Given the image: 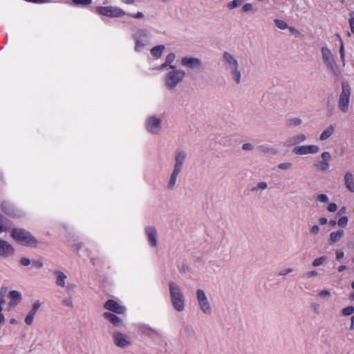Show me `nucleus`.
<instances>
[{
	"label": "nucleus",
	"instance_id": "1",
	"mask_svg": "<svg viewBox=\"0 0 354 354\" xmlns=\"http://www.w3.org/2000/svg\"><path fill=\"white\" fill-rule=\"evenodd\" d=\"M22 300V295L18 290L8 291L6 286L0 288V310L12 309L17 306Z\"/></svg>",
	"mask_w": 354,
	"mask_h": 354
},
{
	"label": "nucleus",
	"instance_id": "2",
	"mask_svg": "<svg viewBox=\"0 0 354 354\" xmlns=\"http://www.w3.org/2000/svg\"><path fill=\"white\" fill-rule=\"evenodd\" d=\"M10 232V237L17 243L30 248H35L38 244L37 240L32 234L24 228L12 227Z\"/></svg>",
	"mask_w": 354,
	"mask_h": 354
},
{
	"label": "nucleus",
	"instance_id": "3",
	"mask_svg": "<svg viewBox=\"0 0 354 354\" xmlns=\"http://www.w3.org/2000/svg\"><path fill=\"white\" fill-rule=\"evenodd\" d=\"M185 76L186 73L184 70L176 66H171L169 69H167V73L164 76L165 87L169 90L174 89L183 81Z\"/></svg>",
	"mask_w": 354,
	"mask_h": 354
},
{
	"label": "nucleus",
	"instance_id": "4",
	"mask_svg": "<svg viewBox=\"0 0 354 354\" xmlns=\"http://www.w3.org/2000/svg\"><path fill=\"white\" fill-rule=\"evenodd\" d=\"M169 291L174 308L176 310H183L185 308V297L180 285L174 281H170Z\"/></svg>",
	"mask_w": 354,
	"mask_h": 354
},
{
	"label": "nucleus",
	"instance_id": "5",
	"mask_svg": "<svg viewBox=\"0 0 354 354\" xmlns=\"http://www.w3.org/2000/svg\"><path fill=\"white\" fill-rule=\"evenodd\" d=\"M151 32L145 28L137 30L133 35L132 39L134 41V50L136 53H142L149 44L151 40Z\"/></svg>",
	"mask_w": 354,
	"mask_h": 354
},
{
	"label": "nucleus",
	"instance_id": "6",
	"mask_svg": "<svg viewBox=\"0 0 354 354\" xmlns=\"http://www.w3.org/2000/svg\"><path fill=\"white\" fill-rule=\"evenodd\" d=\"M96 13L109 18H122L127 15L124 9L115 5L98 6L96 8Z\"/></svg>",
	"mask_w": 354,
	"mask_h": 354
},
{
	"label": "nucleus",
	"instance_id": "7",
	"mask_svg": "<svg viewBox=\"0 0 354 354\" xmlns=\"http://www.w3.org/2000/svg\"><path fill=\"white\" fill-rule=\"evenodd\" d=\"M321 53L323 62L327 69L332 71L334 74H337L339 67L331 50L326 46H324L321 48Z\"/></svg>",
	"mask_w": 354,
	"mask_h": 354
},
{
	"label": "nucleus",
	"instance_id": "8",
	"mask_svg": "<svg viewBox=\"0 0 354 354\" xmlns=\"http://www.w3.org/2000/svg\"><path fill=\"white\" fill-rule=\"evenodd\" d=\"M162 117L151 115L147 118L145 123L146 130L153 135H158L162 131Z\"/></svg>",
	"mask_w": 354,
	"mask_h": 354
},
{
	"label": "nucleus",
	"instance_id": "9",
	"mask_svg": "<svg viewBox=\"0 0 354 354\" xmlns=\"http://www.w3.org/2000/svg\"><path fill=\"white\" fill-rule=\"evenodd\" d=\"M351 88L346 83L342 84V92L338 100V108L341 112L346 113L349 110Z\"/></svg>",
	"mask_w": 354,
	"mask_h": 354
},
{
	"label": "nucleus",
	"instance_id": "10",
	"mask_svg": "<svg viewBox=\"0 0 354 354\" xmlns=\"http://www.w3.org/2000/svg\"><path fill=\"white\" fill-rule=\"evenodd\" d=\"M181 66L190 71L200 70L203 68V62L201 58L187 55L181 57L180 60Z\"/></svg>",
	"mask_w": 354,
	"mask_h": 354
},
{
	"label": "nucleus",
	"instance_id": "11",
	"mask_svg": "<svg viewBox=\"0 0 354 354\" xmlns=\"http://www.w3.org/2000/svg\"><path fill=\"white\" fill-rule=\"evenodd\" d=\"M320 151L317 145H298L294 147L292 152L299 156L315 155Z\"/></svg>",
	"mask_w": 354,
	"mask_h": 354
},
{
	"label": "nucleus",
	"instance_id": "12",
	"mask_svg": "<svg viewBox=\"0 0 354 354\" xmlns=\"http://www.w3.org/2000/svg\"><path fill=\"white\" fill-rule=\"evenodd\" d=\"M15 254L14 245L8 241L0 238V257L2 259H8L13 257Z\"/></svg>",
	"mask_w": 354,
	"mask_h": 354
},
{
	"label": "nucleus",
	"instance_id": "13",
	"mask_svg": "<svg viewBox=\"0 0 354 354\" xmlns=\"http://www.w3.org/2000/svg\"><path fill=\"white\" fill-rule=\"evenodd\" d=\"M145 232L150 247L156 248L158 245L157 229L154 226L149 225L145 227Z\"/></svg>",
	"mask_w": 354,
	"mask_h": 354
},
{
	"label": "nucleus",
	"instance_id": "14",
	"mask_svg": "<svg viewBox=\"0 0 354 354\" xmlns=\"http://www.w3.org/2000/svg\"><path fill=\"white\" fill-rule=\"evenodd\" d=\"M331 154L328 151H324L321 154V160L315 164V167L322 171H326L330 168V162L331 160Z\"/></svg>",
	"mask_w": 354,
	"mask_h": 354
},
{
	"label": "nucleus",
	"instance_id": "15",
	"mask_svg": "<svg viewBox=\"0 0 354 354\" xmlns=\"http://www.w3.org/2000/svg\"><path fill=\"white\" fill-rule=\"evenodd\" d=\"M53 274L55 278V284L60 288H67L68 290L73 289L75 286L73 284L66 285L67 275L61 270H55Z\"/></svg>",
	"mask_w": 354,
	"mask_h": 354
},
{
	"label": "nucleus",
	"instance_id": "16",
	"mask_svg": "<svg viewBox=\"0 0 354 354\" xmlns=\"http://www.w3.org/2000/svg\"><path fill=\"white\" fill-rule=\"evenodd\" d=\"M196 297L198 306L201 310H209L211 308L210 304L205 291L198 288L196 291Z\"/></svg>",
	"mask_w": 354,
	"mask_h": 354
},
{
	"label": "nucleus",
	"instance_id": "17",
	"mask_svg": "<svg viewBox=\"0 0 354 354\" xmlns=\"http://www.w3.org/2000/svg\"><path fill=\"white\" fill-rule=\"evenodd\" d=\"M114 344L120 348H125L131 344L129 338L122 333H114L113 334Z\"/></svg>",
	"mask_w": 354,
	"mask_h": 354
},
{
	"label": "nucleus",
	"instance_id": "18",
	"mask_svg": "<svg viewBox=\"0 0 354 354\" xmlns=\"http://www.w3.org/2000/svg\"><path fill=\"white\" fill-rule=\"evenodd\" d=\"M187 158V152L183 149H177L175 152L174 167L183 170Z\"/></svg>",
	"mask_w": 354,
	"mask_h": 354
},
{
	"label": "nucleus",
	"instance_id": "19",
	"mask_svg": "<svg viewBox=\"0 0 354 354\" xmlns=\"http://www.w3.org/2000/svg\"><path fill=\"white\" fill-rule=\"evenodd\" d=\"M176 58V53L174 52H170L165 57V59L163 64L161 65L154 68L153 69L162 71L165 69H169L171 66H176L173 64Z\"/></svg>",
	"mask_w": 354,
	"mask_h": 354
},
{
	"label": "nucleus",
	"instance_id": "20",
	"mask_svg": "<svg viewBox=\"0 0 354 354\" xmlns=\"http://www.w3.org/2000/svg\"><path fill=\"white\" fill-rule=\"evenodd\" d=\"M182 170L179 169L178 168L174 167L172 169V171L169 176L168 184H167V189L169 190H173L177 183L178 178L181 173Z\"/></svg>",
	"mask_w": 354,
	"mask_h": 354
},
{
	"label": "nucleus",
	"instance_id": "21",
	"mask_svg": "<svg viewBox=\"0 0 354 354\" xmlns=\"http://www.w3.org/2000/svg\"><path fill=\"white\" fill-rule=\"evenodd\" d=\"M344 183L347 190L354 193V174L351 171L345 172L344 176Z\"/></svg>",
	"mask_w": 354,
	"mask_h": 354
},
{
	"label": "nucleus",
	"instance_id": "22",
	"mask_svg": "<svg viewBox=\"0 0 354 354\" xmlns=\"http://www.w3.org/2000/svg\"><path fill=\"white\" fill-rule=\"evenodd\" d=\"M307 140V136L304 133H299L290 138L287 141L288 146H298L299 144L305 142Z\"/></svg>",
	"mask_w": 354,
	"mask_h": 354
},
{
	"label": "nucleus",
	"instance_id": "23",
	"mask_svg": "<svg viewBox=\"0 0 354 354\" xmlns=\"http://www.w3.org/2000/svg\"><path fill=\"white\" fill-rule=\"evenodd\" d=\"M232 79L236 83L240 84L241 82V72L239 66V64L235 66H232L227 69Z\"/></svg>",
	"mask_w": 354,
	"mask_h": 354
},
{
	"label": "nucleus",
	"instance_id": "24",
	"mask_svg": "<svg viewBox=\"0 0 354 354\" xmlns=\"http://www.w3.org/2000/svg\"><path fill=\"white\" fill-rule=\"evenodd\" d=\"M223 62L227 69L232 66H235L239 64L238 60L234 57V56L228 52H225L223 54Z\"/></svg>",
	"mask_w": 354,
	"mask_h": 354
},
{
	"label": "nucleus",
	"instance_id": "25",
	"mask_svg": "<svg viewBox=\"0 0 354 354\" xmlns=\"http://www.w3.org/2000/svg\"><path fill=\"white\" fill-rule=\"evenodd\" d=\"M165 50V46L164 45H156L151 48L150 54L155 59H159L162 57Z\"/></svg>",
	"mask_w": 354,
	"mask_h": 354
},
{
	"label": "nucleus",
	"instance_id": "26",
	"mask_svg": "<svg viewBox=\"0 0 354 354\" xmlns=\"http://www.w3.org/2000/svg\"><path fill=\"white\" fill-rule=\"evenodd\" d=\"M12 226V223L10 221L0 218V234L8 232Z\"/></svg>",
	"mask_w": 354,
	"mask_h": 354
},
{
	"label": "nucleus",
	"instance_id": "27",
	"mask_svg": "<svg viewBox=\"0 0 354 354\" xmlns=\"http://www.w3.org/2000/svg\"><path fill=\"white\" fill-rule=\"evenodd\" d=\"M93 0H71L70 6L74 8H86L89 6Z\"/></svg>",
	"mask_w": 354,
	"mask_h": 354
},
{
	"label": "nucleus",
	"instance_id": "28",
	"mask_svg": "<svg viewBox=\"0 0 354 354\" xmlns=\"http://www.w3.org/2000/svg\"><path fill=\"white\" fill-rule=\"evenodd\" d=\"M335 131V127L333 125H330L327 127L322 132L319 136V140L320 141H324L327 140L329 137L332 136Z\"/></svg>",
	"mask_w": 354,
	"mask_h": 354
},
{
	"label": "nucleus",
	"instance_id": "29",
	"mask_svg": "<svg viewBox=\"0 0 354 354\" xmlns=\"http://www.w3.org/2000/svg\"><path fill=\"white\" fill-rule=\"evenodd\" d=\"M104 308L106 310H122L123 307L120 304L113 299H110L104 304Z\"/></svg>",
	"mask_w": 354,
	"mask_h": 354
},
{
	"label": "nucleus",
	"instance_id": "30",
	"mask_svg": "<svg viewBox=\"0 0 354 354\" xmlns=\"http://www.w3.org/2000/svg\"><path fill=\"white\" fill-rule=\"evenodd\" d=\"M257 8L252 3H245L241 8V12L245 14H254Z\"/></svg>",
	"mask_w": 354,
	"mask_h": 354
},
{
	"label": "nucleus",
	"instance_id": "31",
	"mask_svg": "<svg viewBox=\"0 0 354 354\" xmlns=\"http://www.w3.org/2000/svg\"><path fill=\"white\" fill-rule=\"evenodd\" d=\"M104 316L106 319L110 321L114 326H119L121 322V319L117 315L113 313L105 312L104 313Z\"/></svg>",
	"mask_w": 354,
	"mask_h": 354
},
{
	"label": "nucleus",
	"instance_id": "32",
	"mask_svg": "<svg viewBox=\"0 0 354 354\" xmlns=\"http://www.w3.org/2000/svg\"><path fill=\"white\" fill-rule=\"evenodd\" d=\"M344 232L342 230H338L335 232H332L330 234V241L331 243H336L339 241L344 236Z\"/></svg>",
	"mask_w": 354,
	"mask_h": 354
},
{
	"label": "nucleus",
	"instance_id": "33",
	"mask_svg": "<svg viewBox=\"0 0 354 354\" xmlns=\"http://www.w3.org/2000/svg\"><path fill=\"white\" fill-rule=\"evenodd\" d=\"M336 36L339 39V41H340V46H339L340 59H341L343 66H345L346 54H345L344 42L342 39V37H340V35L339 34H337Z\"/></svg>",
	"mask_w": 354,
	"mask_h": 354
},
{
	"label": "nucleus",
	"instance_id": "34",
	"mask_svg": "<svg viewBox=\"0 0 354 354\" xmlns=\"http://www.w3.org/2000/svg\"><path fill=\"white\" fill-rule=\"evenodd\" d=\"M274 23L275 26L280 30H286L289 28L288 23L283 19H274Z\"/></svg>",
	"mask_w": 354,
	"mask_h": 354
},
{
	"label": "nucleus",
	"instance_id": "35",
	"mask_svg": "<svg viewBox=\"0 0 354 354\" xmlns=\"http://www.w3.org/2000/svg\"><path fill=\"white\" fill-rule=\"evenodd\" d=\"M302 124V120L299 118H292L288 120V125L291 127H299Z\"/></svg>",
	"mask_w": 354,
	"mask_h": 354
},
{
	"label": "nucleus",
	"instance_id": "36",
	"mask_svg": "<svg viewBox=\"0 0 354 354\" xmlns=\"http://www.w3.org/2000/svg\"><path fill=\"white\" fill-rule=\"evenodd\" d=\"M244 0H232L227 3V7L230 10H234L241 6Z\"/></svg>",
	"mask_w": 354,
	"mask_h": 354
},
{
	"label": "nucleus",
	"instance_id": "37",
	"mask_svg": "<svg viewBox=\"0 0 354 354\" xmlns=\"http://www.w3.org/2000/svg\"><path fill=\"white\" fill-rule=\"evenodd\" d=\"M326 260V257L322 256L321 257L315 259L313 261L312 265L314 267L319 266L322 265L325 262Z\"/></svg>",
	"mask_w": 354,
	"mask_h": 354
},
{
	"label": "nucleus",
	"instance_id": "38",
	"mask_svg": "<svg viewBox=\"0 0 354 354\" xmlns=\"http://www.w3.org/2000/svg\"><path fill=\"white\" fill-rule=\"evenodd\" d=\"M35 311H30V313L26 317L25 322L27 325H31L33 322Z\"/></svg>",
	"mask_w": 354,
	"mask_h": 354
},
{
	"label": "nucleus",
	"instance_id": "39",
	"mask_svg": "<svg viewBox=\"0 0 354 354\" xmlns=\"http://www.w3.org/2000/svg\"><path fill=\"white\" fill-rule=\"evenodd\" d=\"M292 165L291 162H281L278 165V168L281 170H288L292 167Z\"/></svg>",
	"mask_w": 354,
	"mask_h": 354
},
{
	"label": "nucleus",
	"instance_id": "40",
	"mask_svg": "<svg viewBox=\"0 0 354 354\" xmlns=\"http://www.w3.org/2000/svg\"><path fill=\"white\" fill-rule=\"evenodd\" d=\"M348 218L347 216H342L338 220L337 225L341 227H344L348 224Z\"/></svg>",
	"mask_w": 354,
	"mask_h": 354
},
{
	"label": "nucleus",
	"instance_id": "41",
	"mask_svg": "<svg viewBox=\"0 0 354 354\" xmlns=\"http://www.w3.org/2000/svg\"><path fill=\"white\" fill-rule=\"evenodd\" d=\"M294 271L293 268H286L280 270L279 272V276H286L290 273H292Z\"/></svg>",
	"mask_w": 354,
	"mask_h": 354
},
{
	"label": "nucleus",
	"instance_id": "42",
	"mask_svg": "<svg viewBox=\"0 0 354 354\" xmlns=\"http://www.w3.org/2000/svg\"><path fill=\"white\" fill-rule=\"evenodd\" d=\"M317 201L320 203H328L329 198L326 194H321L317 196Z\"/></svg>",
	"mask_w": 354,
	"mask_h": 354
},
{
	"label": "nucleus",
	"instance_id": "43",
	"mask_svg": "<svg viewBox=\"0 0 354 354\" xmlns=\"http://www.w3.org/2000/svg\"><path fill=\"white\" fill-rule=\"evenodd\" d=\"M319 227L317 225H313L310 228V234L312 236H316L319 232Z\"/></svg>",
	"mask_w": 354,
	"mask_h": 354
},
{
	"label": "nucleus",
	"instance_id": "44",
	"mask_svg": "<svg viewBox=\"0 0 354 354\" xmlns=\"http://www.w3.org/2000/svg\"><path fill=\"white\" fill-rule=\"evenodd\" d=\"M27 2L37 3V4H43V3H51L54 1L53 0H25Z\"/></svg>",
	"mask_w": 354,
	"mask_h": 354
},
{
	"label": "nucleus",
	"instance_id": "45",
	"mask_svg": "<svg viewBox=\"0 0 354 354\" xmlns=\"http://www.w3.org/2000/svg\"><path fill=\"white\" fill-rule=\"evenodd\" d=\"M268 187V184L266 182H260L253 189V190H264Z\"/></svg>",
	"mask_w": 354,
	"mask_h": 354
},
{
	"label": "nucleus",
	"instance_id": "46",
	"mask_svg": "<svg viewBox=\"0 0 354 354\" xmlns=\"http://www.w3.org/2000/svg\"><path fill=\"white\" fill-rule=\"evenodd\" d=\"M19 263L21 266L26 267L30 265L31 261L28 258L23 257L20 259Z\"/></svg>",
	"mask_w": 354,
	"mask_h": 354
},
{
	"label": "nucleus",
	"instance_id": "47",
	"mask_svg": "<svg viewBox=\"0 0 354 354\" xmlns=\"http://www.w3.org/2000/svg\"><path fill=\"white\" fill-rule=\"evenodd\" d=\"M132 18L141 19L145 18V14L142 12H137L136 13L130 15Z\"/></svg>",
	"mask_w": 354,
	"mask_h": 354
},
{
	"label": "nucleus",
	"instance_id": "48",
	"mask_svg": "<svg viewBox=\"0 0 354 354\" xmlns=\"http://www.w3.org/2000/svg\"><path fill=\"white\" fill-rule=\"evenodd\" d=\"M349 24L351 32L354 34V12L350 14Z\"/></svg>",
	"mask_w": 354,
	"mask_h": 354
},
{
	"label": "nucleus",
	"instance_id": "49",
	"mask_svg": "<svg viewBox=\"0 0 354 354\" xmlns=\"http://www.w3.org/2000/svg\"><path fill=\"white\" fill-rule=\"evenodd\" d=\"M318 274L317 272L315 271V270H312V271H309V272H307L306 274H305V277L307 278V279H310V278H313V277H317Z\"/></svg>",
	"mask_w": 354,
	"mask_h": 354
},
{
	"label": "nucleus",
	"instance_id": "50",
	"mask_svg": "<svg viewBox=\"0 0 354 354\" xmlns=\"http://www.w3.org/2000/svg\"><path fill=\"white\" fill-rule=\"evenodd\" d=\"M327 209L330 212H335L337 209V205L335 203H330L327 207Z\"/></svg>",
	"mask_w": 354,
	"mask_h": 354
},
{
	"label": "nucleus",
	"instance_id": "51",
	"mask_svg": "<svg viewBox=\"0 0 354 354\" xmlns=\"http://www.w3.org/2000/svg\"><path fill=\"white\" fill-rule=\"evenodd\" d=\"M42 307V303L39 300H35L32 303V310H37Z\"/></svg>",
	"mask_w": 354,
	"mask_h": 354
},
{
	"label": "nucleus",
	"instance_id": "52",
	"mask_svg": "<svg viewBox=\"0 0 354 354\" xmlns=\"http://www.w3.org/2000/svg\"><path fill=\"white\" fill-rule=\"evenodd\" d=\"M242 149L244 151H252L254 147L251 143H245L242 145Z\"/></svg>",
	"mask_w": 354,
	"mask_h": 354
},
{
	"label": "nucleus",
	"instance_id": "53",
	"mask_svg": "<svg viewBox=\"0 0 354 354\" xmlns=\"http://www.w3.org/2000/svg\"><path fill=\"white\" fill-rule=\"evenodd\" d=\"M330 295V293L327 290H324L319 292V297L322 298H327Z\"/></svg>",
	"mask_w": 354,
	"mask_h": 354
},
{
	"label": "nucleus",
	"instance_id": "54",
	"mask_svg": "<svg viewBox=\"0 0 354 354\" xmlns=\"http://www.w3.org/2000/svg\"><path fill=\"white\" fill-rule=\"evenodd\" d=\"M32 265L36 268H41L43 267V262L41 260H36L32 262Z\"/></svg>",
	"mask_w": 354,
	"mask_h": 354
},
{
	"label": "nucleus",
	"instance_id": "55",
	"mask_svg": "<svg viewBox=\"0 0 354 354\" xmlns=\"http://www.w3.org/2000/svg\"><path fill=\"white\" fill-rule=\"evenodd\" d=\"M344 257V253L341 250L336 251V257L337 259H341Z\"/></svg>",
	"mask_w": 354,
	"mask_h": 354
},
{
	"label": "nucleus",
	"instance_id": "56",
	"mask_svg": "<svg viewBox=\"0 0 354 354\" xmlns=\"http://www.w3.org/2000/svg\"><path fill=\"white\" fill-rule=\"evenodd\" d=\"M121 2L126 5H133L135 4L136 0H121Z\"/></svg>",
	"mask_w": 354,
	"mask_h": 354
},
{
	"label": "nucleus",
	"instance_id": "57",
	"mask_svg": "<svg viewBox=\"0 0 354 354\" xmlns=\"http://www.w3.org/2000/svg\"><path fill=\"white\" fill-rule=\"evenodd\" d=\"M287 29L289 30V31L292 34H297L299 32L297 28H295L293 26H289Z\"/></svg>",
	"mask_w": 354,
	"mask_h": 354
},
{
	"label": "nucleus",
	"instance_id": "58",
	"mask_svg": "<svg viewBox=\"0 0 354 354\" xmlns=\"http://www.w3.org/2000/svg\"><path fill=\"white\" fill-rule=\"evenodd\" d=\"M81 247H82V243H75V244L73 245V249H74L77 252H79L80 249V248H81Z\"/></svg>",
	"mask_w": 354,
	"mask_h": 354
},
{
	"label": "nucleus",
	"instance_id": "59",
	"mask_svg": "<svg viewBox=\"0 0 354 354\" xmlns=\"http://www.w3.org/2000/svg\"><path fill=\"white\" fill-rule=\"evenodd\" d=\"M319 221L321 225H325L327 223L328 219L325 217H322L319 218Z\"/></svg>",
	"mask_w": 354,
	"mask_h": 354
},
{
	"label": "nucleus",
	"instance_id": "60",
	"mask_svg": "<svg viewBox=\"0 0 354 354\" xmlns=\"http://www.w3.org/2000/svg\"><path fill=\"white\" fill-rule=\"evenodd\" d=\"M65 303H66V307H71L72 306H71L72 302H71V301L70 299L66 300L65 301Z\"/></svg>",
	"mask_w": 354,
	"mask_h": 354
},
{
	"label": "nucleus",
	"instance_id": "61",
	"mask_svg": "<svg viewBox=\"0 0 354 354\" xmlns=\"http://www.w3.org/2000/svg\"><path fill=\"white\" fill-rule=\"evenodd\" d=\"M346 266H341L338 268V271L339 272H342L343 270H346Z\"/></svg>",
	"mask_w": 354,
	"mask_h": 354
},
{
	"label": "nucleus",
	"instance_id": "62",
	"mask_svg": "<svg viewBox=\"0 0 354 354\" xmlns=\"http://www.w3.org/2000/svg\"><path fill=\"white\" fill-rule=\"evenodd\" d=\"M268 152H270L272 154H275V153H277V150L273 148H270V149H269V150H268Z\"/></svg>",
	"mask_w": 354,
	"mask_h": 354
},
{
	"label": "nucleus",
	"instance_id": "63",
	"mask_svg": "<svg viewBox=\"0 0 354 354\" xmlns=\"http://www.w3.org/2000/svg\"><path fill=\"white\" fill-rule=\"evenodd\" d=\"M4 316L2 313H0V324L4 322Z\"/></svg>",
	"mask_w": 354,
	"mask_h": 354
},
{
	"label": "nucleus",
	"instance_id": "64",
	"mask_svg": "<svg viewBox=\"0 0 354 354\" xmlns=\"http://www.w3.org/2000/svg\"><path fill=\"white\" fill-rule=\"evenodd\" d=\"M351 328L354 329V316L351 318Z\"/></svg>",
	"mask_w": 354,
	"mask_h": 354
}]
</instances>
